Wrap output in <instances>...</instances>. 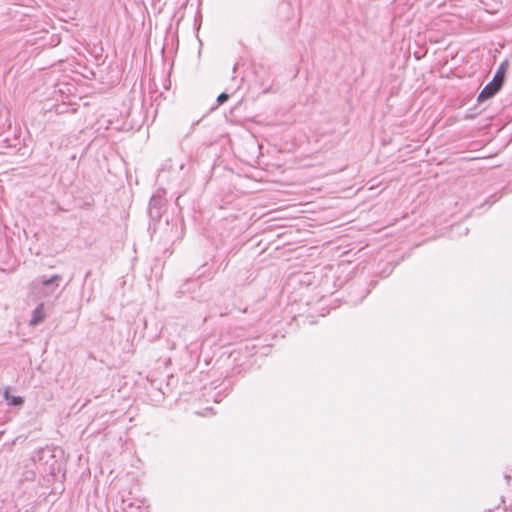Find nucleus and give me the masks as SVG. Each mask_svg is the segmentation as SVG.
I'll use <instances>...</instances> for the list:
<instances>
[{"mask_svg":"<svg viewBox=\"0 0 512 512\" xmlns=\"http://www.w3.org/2000/svg\"><path fill=\"white\" fill-rule=\"evenodd\" d=\"M62 281V276L59 274H54L50 278H46L44 276L36 278L31 286L32 290L39 297H49L55 294L57 289L60 286Z\"/></svg>","mask_w":512,"mask_h":512,"instance_id":"nucleus-1","label":"nucleus"},{"mask_svg":"<svg viewBox=\"0 0 512 512\" xmlns=\"http://www.w3.org/2000/svg\"><path fill=\"white\" fill-rule=\"evenodd\" d=\"M502 84L496 80L489 82L478 95V101L482 102L493 97L501 88Z\"/></svg>","mask_w":512,"mask_h":512,"instance_id":"nucleus-2","label":"nucleus"},{"mask_svg":"<svg viewBox=\"0 0 512 512\" xmlns=\"http://www.w3.org/2000/svg\"><path fill=\"white\" fill-rule=\"evenodd\" d=\"M44 304L40 303L33 311L32 318L30 320V325L35 326L39 324L44 318L45 314L43 311Z\"/></svg>","mask_w":512,"mask_h":512,"instance_id":"nucleus-3","label":"nucleus"},{"mask_svg":"<svg viewBox=\"0 0 512 512\" xmlns=\"http://www.w3.org/2000/svg\"><path fill=\"white\" fill-rule=\"evenodd\" d=\"M507 68H508V62H507V61H505V62H503V63L499 66V68H498V70H497L496 74L494 75V78H493V79H494V80H496L497 82H499V83L503 84V81H504V77H505V73H506V71H507Z\"/></svg>","mask_w":512,"mask_h":512,"instance_id":"nucleus-4","label":"nucleus"},{"mask_svg":"<svg viewBox=\"0 0 512 512\" xmlns=\"http://www.w3.org/2000/svg\"><path fill=\"white\" fill-rule=\"evenodd\" d=\"M4 398L7 401L9 405H22L24 400L22 397L19 396H12L9 394L8 390H5L4 392Z\"/></svg>","mask_w":512,"mask_h":512,"instance_id":"nucleus-5","label":"nucleus"},{"mask_svg":"<svg viewBox=\"0 0 512 512\" xmlns=\"http://www.w3.org/2000/svg\"><path fill=\"white\" fill-rule=\"evenodd\" d=\"M228 99V95L225 94V93H222L218 96V101L219 103H223L224 101H226Z\"/></svg>","mask_w":512,"mask_h":512,"instance_id":"nucleus-6","label":"nucleus"},{"mask_svg":"<svg viewBox=\"0 0 512 512\" xmlns=\"http://www.w3.org/2000/svg\"><path fill=\"white\" fill-rule=\"evenodd\" d=\"M467 233H468V229H467V228H465V229H464V234H467Z\"/></svg>","mask_w":512,"mask_h":512,"instance_id":"nucleus-7","label":"nucleus"}]
</instances>
